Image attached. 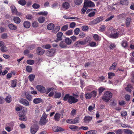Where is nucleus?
I'll return each mask as SVG.
<instances>
[{
    "label": "nucleus",
    "mask_w": 134,
    "mask_h": 134,
    "mask_svg": "<svg viewBox=\"0 0 134 134\" xmlns=\"http://www.w3.org/2000/svg\"><path fill=\"white\" fill-rule=\"evenodd\" d=\"M56 51V50L55 49H49L46 52V55L48 56H52L54 55Z\"/></svg>",
    "instance_id": "obj_7"
},
{
    "label": "nucleus",
    "mask_w": 134,
    "mask_h": 134,
    "mask_svg": "<svg viewBox=\"0 0 134 134\" xmlns=\"http://www.w3.org/2000/svg\"><path fill=\"white\" fill-rule=\"evenodd\" d=\"M70 6L69 3L68 2L63 3L62 5V8L64 9H67L69 8Z\"/></svg>",
    "instance_id": "obj_13"
},
{
    "label": "nucleus",
    "mask_w": 134,
    "mask_h": 134,
    "mask_svg": "<svg viewBox=\"0 0 134 134\" xmlns=\"http://www.w3.org/2000/svg\"><path fill=\"white\" fill-rule=\"evenodd\" d=\"M35 76L34 75L32 74L29 75V79L30 81H33L35 77Z\"/></svg>",
    "instance_id": "obj_41"
},
{
    "label": "nucleus",
    "mask_w": 134,
    "mask_h": 134,
    "mask_svg": "<svg viewBox=\"0 0 134 134\" xmlns=\"http://www.w3.org/2000/svg\"><path fill=\"white\" fill-rule=\"evenodd\" d=\"M108 75V78L110 79L112 78L115 75L114 73L113 72L109 73Z\"/></svg>",
    "instance_id": "obj_57"
},
{
    "label": "nucleus",
    "mask_w": 134,
    "mask_h": 134,
    "mask_svg": "<svg viewBox=\"0 0 134 134\" xmlns=\"http://www.w3.org/2000/svg\"><path fill=\"white\" fill-rule=\"evenodd\" d=\"M5 100L8 103L11 102L12 100L11 97L10 95H8L5 98Z\"/></svg>",
    "instance_id": "obj_31"
},
{
    "label": "nucleus",
    "mask_w": 134,
    "mask_h": 134,
    "mask_svg": "<svg viewBox=\"0 0 134 134\" xmlns=\"http://www.w3.org/2000/svg\"><path fill=\"white\" fill-rule=\"evenodd\" d=\"M45 20V18L43 16H40L38 19V21L40 23H43Z\"/></svg>",
    "instance_id": "obj_27"
},
{
    "label": "nucleus",
    "mask_w": 134,
    "mask_h": 134,
    "mask_svg": "<svg viewBox=\"0 0 134 134\" xmlns=\"http://www.w3.org/2000/svg\"><path fill=\"white\" fill-rule=\"evenodd\" d=\"M37 90L43 93H45L46 91L45 87L41 85H38L36 87Z\"/></svg>",
    "instance_id": "obj_8"
},
{
    "label": "nucleus",
    "mask_w": 134,
    "mask_h": 134,
    "mask_svg": "<svg viewBox=\"0 0 134 134\" xmlns=\"http://www.w3.org/2000/svg\"><path fill=\"white\" fill-rule=\"evenodd\" d=\"M0 50L3 52H6L8 51V48L6 47L4 45L0 48Z\"/></svg>",
    "instance_id": "obj_24"
},
{
    "label": "nucleus",
    "mask_w": 134,
    "mask_h": 134,
    "mask_svg": "<svg viewBox=\"0 0 134 134\" xmlns=\"http://www.w3.org/2000/svg\"><path fill=\"white\" fill-rule=\"evenodd\" d=\"M42 99L39 98H36L34 99L33 100V102L35 104H37L41 102L42 101Z\"/></svg>",
    "instance_id": "obj_18"
},
{
    "label": "nucleus",
    "mask_w": 134,
    "mask_h": 134,
    "mask_svg": "<svg viewBox=\"0 0 134 134\" xmlns=\"http://www.w3.org/2000/svg\"><path fill=\"white\" fill-rule=\"evenodd\" d=\"M42 47L44 48L47 49H48L50 48L51 47V46L49 44H47L42 46Z\"/></svg>",
    "instance_id": "obj_48"
},
{
    "label": "nucleus",
    "mask_w": 134,
    "mask_h": 134,
    "mask_svg": "<svg viewBox=\"0 0 134 134\" xmlns=\"http://www.w3.org/2000/svg\"><path fill=\"white\" fill-rule=\"evenodd\" d=\"M132 86L131 84H129L127 87L125 88L126 90L129 92H131V90L133 89Z\"/></svg>",
    "instance_id": "obj_23"
},
{
    "label": "nucleus",
    "mask_w": 134,
    "mask_h": 134,
    "mask_svg": "<svg viewBox=\"0 0 134 134\" xmlns=\"http://www.w3.org/2000/svg\"><path fill=\"white\" fill-rule=\"evenodd\" d=\"M63 35V33L59 32L58 33L57 35V39L58 41H61L62 40V37Z\"/></svg>",
    "instance_id": "obj_15"
},
{
    "label": "nucleus",
    "mask_w": 134,
    "mask_h": 134,
    "mask_svg": "<svg viewBox=\"0 0 134 134\" xmlns=\"http://www.w3.org/2000/svg\"><path fill=\"white\" fill-rule=\"evenodd\" d=\"M82 45H84L82 41L79 40L76 42L74 44V46L75 47H80Z\"/></svg>",
    "instance_id": "obj_11"
},
{
    "label": "nucleus",
    "mask_w": 134,
    "mask_h": 134,
    "mask_svg": "<svg viewBox=\"0 0 134 134\" xmlns=\"http://www.w3.org/2000/svg\"><path fill=\"white\" fill-rule=\"evenodd\" d=\"M93 38L94 40L97 41H99L101 40V38L100 36L97 34H94V35Z\"/></svg>",
    "instance_id": "obj_17"
},
{
    "label": "nucleus",
    "mask_w": 134,
    "mask_h": 134,
    "mask_svg": "<svg viewBox=\"0 0 134 134\" xmlns=\"http://www.w3.org/2000/svg\"><path fill=\"white\" fill-rule=\"evenodd\" d=\"M97 131L94 130H91L87 132L85 134H93L96 133Z\"/></svg>",
    "instance_id": "obj_40"
},
{
    "label": "nucleus",
    "mask_w": 134,
    "mask_h": 134,
    "mask_svg": "<svg viewBox=\"0 0 134 134\" xmlns=\"http://www.w3.org/2000/svg\"><path fill=\"white\" fill-rule=\"evenodd\" d=\"M26 3V1L24 0H20L18 1V3L22 6H24L25 5Z\"/></svg>",
    "instance_id": "obj_30"
},
{
    "label": "nucleus",
    "mask_w": 134,
    "mask_h": 134,
    "mask_svg": "<svg viewBox=\"0 0 134 134\" xmlns=\"http://www.w3.org/2000/svg\"><path fill=\"white\" fill-rule=\"evenodd\" d=\"M32 7L34 9H37L40 8V5L34 3L32 5Z\"/></svg>",
    "instance_id": "obj_49"
},
{
    "label": "nucleus",
    "mask_w": 134,
    "mask_h": 134,
    "mask_svg": "<svg viewBox=\"0 0 134 134\" xmlns=\"http://www.w3.org/2000/svg\"><path fill=\"white\" fill-rule=\"evenodd\" d=\"M90 93L92 97H95L96 96L97 93L96 91H92Z\"/></svg>",
    "instance_id": "obj_47"
},
{
    "label": "nucleus",
    "mask_w": 134,
    "mask_h": 134,
    "mask_svg": "<svg viewBox=\"0 0 134 134\" xmlns=\"http://www.w3.org/2000/svg\"><path fill=\"white\" fill-rule=\"evenodd\" d=\"M107 35L112 38H116L123 34L122 31H119L118 29H113L112 27L106 33Z\"/></svg>",
    "instance_id": "obj_1"
},
{
    "label": "nucleus",
    "mask_w": 134,
    "mask_h": 134,
    "mask_svg": "<svg viewBox=\"0 0 134 134\" xmlns=\"http://www.w3.org/2000/svg\"><path fill=\"white\" fill-rule=\"evenodd\" d=\"M77 127L75 125H70L69 126V128L72 130L76 129Z\"/></svg>",
    "instance_id": "obj_58"
},
{
    "label": "nucleus",
    "mask_w": 134,
    "mask_h": 134,
    "mask_svg": "<svg viewBox=\"0 0 134 134\" xmlns=\"http://www.w3.org/2000/svg\"><path fill=\"white\" fill-rule=\"evenodd\" d=\"M60 114L58 113H56L54 117V119L55 121H59L60 117Z\"/></svg>",
    "instance_id": "obj_22"
},
{
    "label": "nucleus",
    "mask_w": 134,
    "mask_h": 134,
    "mask_svg": "<svg viewBox=\"0 0 134 134\" xmlns=\"http://www.w3.org/2000/svg\"><path fill=\"white\" fill-rule=\"evenodd\" d=\"M38 127L36 125H34L32 126L30 128V131L32 134H35L38 130Z\"/></svg>",
    "instance_id": "obj_6"
},
{
    "label": "nucleus",
    "mask_w": 134,
    "mask_h": 134,
    "mask_svg": "<svg viewBox=\"0 0 134 134\" xmlns=\"http://www.w3.org/2000/svg\"><path fill=\"white\" fill-rule=\"evenodd\" d=\"M45 52V50L42 49L40 47H38L37 48V52L38 55H42Z\"/></svg>",
    "instance_id": "obj_9"
},
{
    "label": "nucleus",
    "mask_w": 134,
    "mask_h": 134,
    "mask_svg": "<svg viewBox=\"0 0 134 134\" xmlns=\"http://www.w3.org/2000/svg\"><path fill=\"white\" fill-rule=\"evenodd\" d=\"M116 134H122V131L120 129L116 130L114 131Z\"/></svg>",
    "instance_id": "obj_63"
},
{
    "label": "nucleus",
    "mask_w": 134,
    "mask_h": 134,
    "mask_svg": "<svg viewBox=\"0 0 134 134\" xmlns=\"http://www.w3.org/2000/svg\"><path fill=\"white\" fill-rule=\"evenodd\" d=\"M27 64L30 65H32L34 63V61L32 60H29L27 61Z\"/></svg>",
    "instance_id": "obj_54"
},
{
    "label": "nucleus",
    "mask_w": 134,
    "mask_h": 134,
    "mask_svg": "<svg viewBox=\"0 0 134 134\" xmlns=\"http://www.w3.org/2000/svg\"><path fill=\"white\" fill-rule=\"evenodd\" d=\"M105 90L104 88L102 87H100L99 88L98 91L99 95H101L102 92Z\"/></svg>",
    "instance_id": "obj_55"
},
{
    "label": "nucleus",
    "mask_w": 134,
    "mask_h": 134,
    "mask_svg": "<svg viewBox=\"0 0 134 134\" xmlns=\"http://www.w3.org/2000/svg\"><path fill=\"white\" fill-rule=\"evenodd\" d=\"M26 98L29 101H31L32 99L31 96L29 94L27 93L25 94Z\"/></svg>",
    "instance_id": "obj_34"
},
{
    "label": "nucleus",
    "mask_w": 134,
    "mask_h": 134,
    "mask_svg": "<svg viewBox=\"0 0 134 134\" xmlns=\"http://www.w3.org/2000/svg\"><path fill=\"white\" fill-rule=\"evenodd\" d=\"M37 14L43 15L44 16H46L48 14V12L46 11H44L43 12H38L37 13Z\"/></svg>",
    "instance_id": "obj_35"
},
{
    "label": "nucleus",
    "mask_w": 134,
    "mask_h": 134,
    "mask_svg": "<svg viewBox=\"0 0 134 134\" xmlns=\"http://www.w3.org/2000/svg\"><path fill=\"white\" fill-rule=\"evenodd\" d=\"M88 26L86 25H84L82 26V29L83 31H86L88 30Z\"/></svg>",
    "instance_id": "obj_43"
},
{
    "label": "nucleus",
    "mask_w": 134,
    "mask_h": 134,
    "mask_svg": "<svg viewBox=\"0 0 134 134\" xmlns=\"http://www.w3.org/2000/svg\"><path fill=\"white\" fill-rule=\"evenodd\" d=\"M23 25L25 28H29L30 26L31 23L30 22L27 21H26L24 22Z\"/></svg>",
    "instance_id": "obj_16"
},
{
    "label": "nucleus",
    "mask_w": 134,
    "mask_h": 134,
    "mask_svg": "<svg viewBox=\"0 0 134 134\" xmlns=\"http://www.w3.org/2000/svg\"><path fill=\"white\" fill-rule=\"evenodd\" d=\"M60 46L62 48L66 47L67 46L64 42H61L59 44Z\"/></svg>",
    "instance_id": "obj_36"
},
{
    "label": "nucleus",
    "mask_w": 134,
    "mask_h": 134,
    "mask_svg": "<svg viewBox=\"0 0 134 134\" xmlns=\"http://www.w3.org/2000/svg\"><path fill=\"white\" fill-rule=\"evenodd\" d=\"M85 97L87 99H90L92 97L90 93H87L85 96Z\"/></svg>",
    "instance_id": "obj_51"
},
{
    "label": "nucleus",
    "mask_w": 134,
    "mask_h": 134,
    "mask_svg": "<svg viewBox=\"0 0 134 134\" xmlns=\"http://www.w3.org/2000/svg\"><path fill=\"white\" fill-rule=\"evenodd\" d=\"M124 132L126 134H132V133L131 130L128 129H125Z\"/></svg>",
    "instance_id": "obj_60"
},
{
    "label": "nucleus",
    "mask_w": 134,
    "mask_h": 134,
    "mask_svg": "<svg viewBox=\"0 0 134 134\" xmlns=\"http://www.w3.org/2000/svg\"><path fill=\"white\" fill-rule=\"evenodd\" d=\"M19 102L21 103L26 106H28L30 104L28 101L25 99H20Z\"/></svg>",
    "instance_id": "obj_10"
},
{
    "label": "nucleus",
    "mask_w": 134,
    "mask_h": 134,
    "mask_svg": "<svg viewBox=\"0 0 134 134\" xmlns=\"http://www.w3.org/2000/svg\"><path fill=\"white\" fill-rule=\"evenodd\" d=\"M103 20V17H98L96 19H94L93 21L90 22L88 24L90 25L96 24L99 23L101 21Z\"/></svg>",
    "instance_id": "obj_5"
},
{
    "label": "nucleus",
    "mask_w": 134,
    "mask_h": 134,
    "mask_svg": "<svg viewBox=\"0 0 134 134\" xmlns=\"http://www.w3.org/2000/svg\"><path fill=\"white\" fill-rule=\"evenodd\" d=\"M115 46V45L114 43H111L109 46V48L110 50H112L114 49Z\"/></svg>",
    "instance_id": "obj_62"
},
{
    "label": "nucleus",
    "mask_w": 134,
    "mask_h": 134,
    "mask_svg": "<svg viewBox=\"0 0 134 134\" xmlns=\"http://www.w3.org/2000/svg\"><path fill=\"white\" fill-rule=\"evenodd\" d=\"M89 44L90 46L91 47H95L97 45L96 44V43L94 42H91Z\"/></svg>",
    "instance_id": "obj_64"
},
{
    "label": "nucleus",
    "mask_w": 134,
    "mask_h": 134,
    "mask_svg": "<svg viewBox=\"0 0 134 134\" xmlns=\"http://www.w3.org/2000/svg\"><path fill=\"white\" fill-rule=\"evenodd\" d=\"M60 29V26H58L55 27V28L52 31L54 33H56Z\"/></svg>",
    "instance_id": "obj_32"
},
{
    "label": "nucleus",
    "mask_w": 134,
    "mask_h": 134,
    "mask_svg": "<svg viewBox=\"0 0 134 134\" xmlns=\"http://www.w3.org/2000/svg\"><path fill=\"white\" fill-rule=\"evenodd\" d=\"M54 27V25L52 23H50L48 24L47 26V29L50 30H52Z\"/></svg>",
    "instance_id": "obj_20"
},
{
    "label": "nucleus",
    "mask_w": 134,
    "mask_h": 134,
    "mask_svg": "<svg viewBox=\"0 0 134 134\" xmlns=\"http://www.w3.org/2000/svg\"><path fill=\"white\" fill-rule=\"evenodd\" d=\"M61 94L60 93H55L54 96L55 98H59L61 96Z\"/></svg>",
    "instance_id": "obj_61"
},
{
    "label": "nucleus",
    "mask_w": 134,
    "mask_h": 134,
    "mask_svg": "<svg viewBox=\"0 0 134 134\" xmlns=\"http://www.w3.org/2000/svg\"><path fill=\"white\" fill-rule=\"evenodd\" d=\"M54 91V88L53 87H48L47 88L46 90V94H47L52 91Z\"/></svg>",
    "instance_id": "obj_25"
},
{
    "label": "nucleus",
    "mask_w": 134,
    "mask_h": 134,
    "mask_svg": "<svg viewBox=\"0 0 134 134\" xmlns=\"http://www.w3.org/2000/svg\"><path fill=\"white\" fill-rule=\"evenodd\" d=\"M83 0H74V2L75 4L77 5H80L82 3Z\"/></svg>",
    "instance_id": "obj_38"
},
{
    "label": "nucleus",
    "mask_w": 134,
    "mask_h": 134,
    "mask_svg": "<svg viewBox=\"0 0 134 134\" xmlns=\"http://www.w3.org/2000/svg\"><path fill=\"white\" fill-rule=\"evenodd\" d=\"M64 101H67L70 104L75 103L78 101V99L75 98L74 96H70L69 94H65L63 98Z\"/></svg>",
    "instance_id": "obj_2"
},
{
    "label": "nucleus",
    "mask_w": 134,
    "mask_h": 134,
    "mask_svg": "<svg viewBox=\"0 0 134 134\" xmlns=\"http://www.w3.org/2000/svg\"><path fill=\"white\" fill-rule=\"evenodd\" d=\"M65 41L66 43L68 45H69L71 43V40L69 38H65Z\"/></svg>",
    "instance_id": "obj_37"
},
{
    "label": "nucleus",
    "mask_w": 134,
    "mask_h": 134,
    "mask_svg": "<svg viewBox=\"0 0 134 134\" xmlns=\"http://www.w3.org/2000/svg\"><path fill=\"white\" fill-rule=\"evenodd\" d=\"M95 105L94 104H93L89 106L88 108V110L90 112L93 110L94 108Z\"/></svg>",
    "instance_id": "obj_42"
},
{
    "label": "nucleus",
    "mask_w": 134,
    "mask_h": 134,
    "mask_svg": "<svg viewBox=\"0 0 134 134\" xmlns=\"http://www.w3.org/2000/svg\"><path fill=\"white\" fill-rule=\"evenodd\" d=\"M87 9V7L86 6H84V5L83 8H82L81 10V13L84 14L85 13Z\"/></svg>",
    "instance_id": "obj_59"
},
{
    "label": "nucleus",
    "mask_w": 134,
    "mask_h": 134,
    "mask_svg": "<svg viewBox=\"0 0 134 134\" xmlns=\"http://www.w3.org/2000/svg\"><path fill=\"white\" fill-rule=\"evenodd\" d=\"M12 13L14 14L16 13L17 11V9L14 5H12L10 7Z\"/></svg>",
    "instance_id": "obj_29"
},
{
    "label": "nucleus",
    "mask_w": 134,
    "mask_h": 134,
    "mask_svg": "<svg viewBox=\"0 0 134 134\" xmlns=\"http://www.w3.org/2000/svg\"><path fill=\"white\" fill-rule=\"evenodd\" d=\"M80 119L79 117H76L73 119V124H75L79 122Z\"/></svg>",
    "instance_id": "obj_39"
},
{
    "label": "nucleus",
    "mask_w": 134,
    "mask_h": 134,
    "mask_svg": "<svg viewBox=\"0 0 134 134\" xmlns=\"http://www.w3.org/2000/svg\"><path fill=\"white\" fill-rule=\"evenodd\" d=\"M9 28L12 30H15L17 28L16 27L12 24H9L8 25Z\"/></svg>",
    "instance_id": "obj_26"
},
{
    "label": "nucleus",
    "mask_w": 134,
    "mask_h": 134,
    "mask_svg": "<svg viewBox=\"0 0 134 134\" xmlns=\"http://www.w3.org/2000/svg\"><path fill=\"white\" fill-rule=\"evenodd\" d=\"M121 44L122 46L124 48H126L127 47V43L125 41H123L122 42Z\"/></svg>",
    "instance_id": "obj_50"
},
{
    "label": "nucleus",
    "mask_w": 134,
    "mask_h": 134,
    "mask_svg": "<svg viewBox=\"0 0 134 134\" xmlns=\"http://www.w3.org/2000/svg\"><path fill=\"white\" fill-rule=\"evenodd\" d=\"M47 118V115L45 113H43L40 120V124L41 125H43L47 123L48 122V120Z\"/></svg>",
    "instance_id": "obj_4"
},
{
    "label": "nucleus",
    "mask_w": 134,
    "mask_h": 134,
    "mask_svg": "<svg viewBox=\"0 0 134 134\" xmlns=\"http://www.w3.org/2000/svg\"><path fill=\"white\" fill-rule=\"evenodd\" d=\"M20 117L19 119L21 121H26V120L25 115L24 114L22 115L21 114H19Z\"/></svg>",
    "instance_id": "obj_21"
},
{
    "label": "nucleus",
    "mask_w": 134,
    "mask_h": 134,
    "mask_svg": "<svg viewBox=\"0 0 134 134\" xmlns=\"http://www.w3.org/2000/svg\"><path fill=\"white\" fill-rule=\"evenodd\" d=\"M13 20L15 23L17 24H19L21 21L20 18L18 17H14L13 19Z\"/></svg>",
    "instance_id": "obj_19"
},
{
    "label": "nucleus",
    "mask_w": 134,
    "mask_h": 134,
    "mask_svg": "<svg viewBox=\"0 0 134 134\" xmlns=\"http://www.w3.org/2000/svg\"><path fill=\"white\" fill-rule=\"evenodd\" d=\"M128 1L127 0H121L120 3L123 5H127L128 4Z\"/></svg>",
    "instance_id": "obj_33"
},
{
    "label": "nucleus",
    "mask_w": 134,
    "mask_h": 134,
    "mask_svg": "<svg viewBox=\"0 0 134 134\" xmlns=\"http://www.w3.org/2000/svg\"><path fill=\"white\" fill-rule=\"evenodd\" d=\"M53 131L55 132H58L64 130L63 128L57 126H55L53 127Z\"/></svg>",
    "instance_id": "obj_12"
},
{
    "label": "nucleus",
    "mask_w": 134,
    "mask_h": 134,
    "mask_svg": "<svg viewBox=\"0 0 134 134\" xmlns=\"http://www.w3.org/2000/svg\"><path fill=\"white\" fill-rule=\"evenodd\" d=\"M116 63H113L111 66L109 68L110 70H115L116 67Z\"/></svg>",
    "instance_id": "obj_46"
},
{
    "label": "nucleus",
    "mask_w": 134,
    "mask_h": 134,
    "mask_svg": "<svg viewBox=\"0 0 134 134\" xmlns=\"http://www.w3.org/2000/svg\"><path fill=\"white\" fill-rule=\"evenodd\" d=\"M68 25H66L63 26L61 28V30L62 31H66L68 29Z\"/></svg>",
    "instance_id": "obj_52"
},
{
    "label": "nucleus",
    "mask_w": 134,
    "mask_h": 134,
    "mask_svg": "<svg viewBox=\"0 0 134 134\" xmlns=\"http://www.w3.org/2000/svg\"><path fill=\"white\" fill-rule=\"evenodd\" d=\"M26 71L28 72H30L32 70V68L31 66H28L26 68Z\"/></svg>",
    "instance_id": "obj_53"
},
{
    "label": "nucleus",
    "mask_w": 134,
    "mask_h": 134,
    "mask_svg": "<svg viewBox=\"0 0 134 134\" xmlns=\"http://www.w3.org/2000/svg\"><path fill=\"white\" fill-rule=\"evenodd\" d=\"M113 94L110 91L105 92L102 97V99L105 102H108L112 97Z\"/></svg>",
    "instance_id": "obj_3"
},
{
    "label": "nucleus",
    "mask_w": 134,
    "mask_h": 134,
    "mask_svg": "<svg viewBox=\"0 0 134 134\" xmlns=\"http://www.w3.org/2000/svg\"><path fill=\"white\" fill-rule=\"evenodd\" d=\"M11 87L13 88L15 87L16 86V84L17 82L16 80H13L11 81Z\"/></svg>",
    "instance_id": "obj_28"
},
{
    "label": "nucleus",
    "mask_w": 134,
    "mask_h": 134,
    "mask_svg": "<svg viewBox=\"0 0 134 134\" xmlns=\"http://www.w3.org/2000/svg\"><path fill=\"white\" fill-rule=\"evenodd\" d=\"M92 119V117L90 116H85L83 119L84 121L86 123H89Z\"/></svg>",
    "instance_id": "obj_14"
},
{
    "label": "nucleus",
    "mask_w": 134,
    "mask_h": 134,
    "mask_svg": "<svg viewBox=\"0 0 134 134\" xmlns=\"http://www.w3.org/2000/svg\"><path fill=\"white\" fill-rule=\"evenodd\" d=\"M73 34L72 31V30H69L65 32V34L68 35H71Z\"/></svg>",
    "instance_id": "obj_56"
},
{
    "label": "nucleus",
    "mask_w": 134,
    "mask_h": 134,
    "mask_svg": "<svg viewBox=\"0 0 134 134\" xmlns=\"http://www.w3.org/2000/svg\"><path fill=\"white\" fill-rule=\"evenodd\" d=\"M80 32V29L79 28L75 29L74 31V34L75 35H77Z\"/></svg>",
    "instance_id": "obj_44"
},
{
    "label": "nucleus",
    "mask_w": 134,
    "mask_h": 134,
    "mask_svg": "<svg viewBox=\"0 0 134 134\" xmlns=\"http://www.w3.org/2000/svg\"><path fill=\"white\" fill-rule=\"evenodd\" d=\"M131 21V19L130 18H127V19L126 22V24L127 27H128L130 24Z\"/></svg>",
    "instance_id": "obj_45"
}]
</instances>
